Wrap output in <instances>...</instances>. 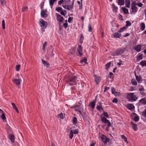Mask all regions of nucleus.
Returning <instances> with one entry per match:
<instances>
[{
  "mask_svg": "<svg viewBox=\"0 0 146 146\" xmlns=\"http://www.w3.org/2000/svg\"><path fill=\"white\" fill-rule=\"evenodd\" d=\"M46 24V22L43 19L41 20L39 22V24L40 27L44 26Z\"/></svg>",
  "mask_w": 146,
  "mask_h": 146,
  "instance_id": "9",
  "label": "nucleus"
},
{
  "mask_svg": "<svg viewBox=\"0 0 146 146\" xmlns=\"http://www.w3.org/2000/svg\"><path fill=\"white\" fill-rule=\"evenodd\" d=\"M2 28L3 29H5V22L4 20H3L2 22Z\"/></svg>",
  "mask_w": 146,
  "mask_h": 146,
  "instance_id": "43",
  "label": "nucleus"
},
{
  "mask_svg": "<svg viewBox=\"0 0 146 146\" xmlns=\"http://www.w3.org/2000/svg\"><path fill=\"white\" fill-rule=\"evenodd\" d=\"M58 118H60L61 119H63L64 118L63 114L62 113H61L60 114H58Z\"/></svg>",
  "mask_w": 146,
  "mask_h": 146,
  "instance_id": "40",
  "label": "nucleus"
},
{
  "mask_svg": "<svg viewBox=\"0 0 146 146\" xmlns=\"http://www.w3.org/2000/svg\"><path fill=\"white\" fill-rule=\"evenodd\" d=\"M1 118L3 120H5L6 119V117L4 113H2L1 116Z\"/></svg>",
  "mask_w": 146,
  "mask_h": 146,
  "instance_id": "56",
  "label": "nucleus"
},
{
  "mask_svg": "<svg viewBox=\"0 0 146 146\" xmlns=\"http://www.w3.org/2000/svg\"><path fill=\"white\" fill-rule=\"evenodd\" d=\"M77 81V78L76 76L72 75L70 76L68 78L67 82L70 85H74L76 84V82Z\"/></svg>",
  "mask_w": 146,
  "mask_h": 146,
  "instance_id": "1",
  "label": "nucleus"
},
{
  "mask_svg": "<svg viewBox=\"0 0 146 146\" xmlns=\"http://www.w3.org/2000/svg\"><path fill=\"white\" fill-rule=\"evenodd\" d=\"M130 35V34L129 33H127L125 34L123 36L124 37H127L128 36H129Z\"/></svg>",
  "mask_w": 146,
  "mask_h": 146,
  "instance_id": "62",
  "label": "nucleus"
},
{
  "mask_svg": "<svg viewBox=\"0 0 146 146\" xmlns=\"http://www.w3.org/2000/svg\"><path fill=\"white\" fill-rule=\"evenodd\" d=\"M117 3L119 5H123L124 3V0H117Z\"/></svg>",
  "mask_w": 146,
  "mask_h": 146,
  "instance_id": "23",
  "label": "nucleus"
},
{
  "mask_svg": "<svg viewBox=\"0 0 146 146\" xmlns=\"http://www.w3.org/2000/svg\"><path fill=\"white\" fill-rule=\"evenodd\" d=\"M111 92L113 94L116 96L117 95V93L115 91V89L114 88H111Z\"/></svg>",
  "mask_w": 146,
  "mask_h": 146,
  "instance_id": "32",
  "label": "nucleus"
},
{
  "mask_svg": "<svg viewBox=\"0 0 146 146\" xmlns=\"http://www.w3.org/2000/svg\"><path fill=\"white\" fill-rule=\"evenodd\" d=\"M118 102V100L117 98H114L112 100V102L113 103H116Z\"/></svg>",
  "mask_w": 146,
  "mask_h": 146,
  "instance_id": "57",
  "label": "nucleus"
},
{
  "mask_svg": "<svg viewBox=\"0 0 146 146\" xmlns=\"http://www.w3.org/2000/svg\"><path fill=\"white\" fill-rule=\"evenodd\" d=\"M131 115L134 116V120L136 122L138 121L139 120V117L135 113H133L131 114Z\"/></svg>",
  "mask_w": 146,
  "mask_h": 146,
  "instance_id": "14",
  "label": "nucleus"
},
{
  "mask_svg": "<svg viewBox=\"0 0 146 146\" xmlns=\"http://www.w3.org/2000/svg\"><path fill=\"white\" fill-rule=\"evenodd\" d=\"M56 15L57 17V20L59 22H62L64 20L63 17L61 16L60 15L57 13H56Z\"/></svg>",
  "mask_w": 146,
  "mask_h": 146,
  "instance_id": "6",
  "label": "nucleus"
},
{
  "mask_svg": "<svg viewBox=\"0 0 146 146\" xmlns=\"http://www.w3.org/2000/svg\"><path fill=\"white\" fill-rule=\"evenodd\" d=\"M74 135H73V130H71L70 131V134L69 135V137L70 139H72Z\"/></svg>",
  "mask_w": 146,
  "mask_h": 146,
  "instance_id": "35",
  "label": "nucleus"
},
{
  "mask_svg": "<svg viewBox=\"0 0 146 146\" xmlns=\"http://www.w3.org/2000/svg\"><path fill=\"white\" fill-rule=\"evenodd\" d=\"M125 5L126 7L129 8V5L130 1L129 0H125Z\"/></svg>",
  "mask_w": 146,
  "mask_h": 146,
  "instance_id": "29",
  "label": "nucleus"
},
{
  "mask_svg": "<svg viewBox=\"0 0 146 146\" xmlns=\"http://www.w3.org/2000/svg\"><path fill=\"white\" fill-rule=\"evenodd\" d=\"M123 11L124 13L125 14H127L128 13V10L125 8H123Z\"/></svg>",
  "mask_w": 146,
  "mask_h": 146,
  "instance_id": "46",
  "label": "nucleus"
},
{
  "mask_svg": "<svg viewBox=\"0 0 146 146\" xmlns=\"http://www.w3.org/2000/svg\"><path fill=\"white\" fill-rule=\"evenodd\" d=\"M131 83L134 86L137 85V83L134 79H132L131 80Z\"/></svg>",
  "mask_w": 146,
  "mask_h": 146,
  "instance_id": "28",
  "label": "nucleus"
},
{
  "mask_svg": "<svg viewBox=\"0 0 146 146\" xmlns=\"http://www.w3.org/2000/svg\"><path fill=\"white\" fill-rule=\"evenodd\" d=\"M126 24L125 26L123 27V28H121L118 31V32L119 33H121L125 29H127L128 27L130 26L131 25V23L130 22L128 21H126Z\"/></svg>",
  "mask_w": 146,
  "mask_h": 146,
  "instance_id": "5",
  "label": "nucleus"
},
{
  "mask_svg": "<svg viewBox=\"0 0 146 146\" xmlns=\"http://www.w3.org/2000/svg\"><path fill=\"white\" fill-rule=\"evenodd\" d=\"M28 9V7L27 6L24 7L22 8V11L24 12L27 11Z\"/></svg>",
  "mask_w": 146,
  "mask_h": 146,
  "instance_id": "51",
  "label": "nucleus"
},
{
  "mask_svg": "<svg viewBox=\"0 0 146 146\" xmlns=\"http://www.w3.org/2000/svg\"><path fill=\"white\" fill-rule=\"evenodd\" d=\"M121 34L119 33H115L113 34V36L115 38H119L121 36Z\"/></svg>",
  "mask_w": 146,
  "mask_h": 146,
  "instance_id": "20",
  "label": "nucleus"
},
{
  "mask_svg": "<svg viewBox=\"0 0 146 146\" xmlns=\"http://www.w3.org/2000/svg\"><path fill=\"white\" fill-rule=\"evenodd\" d=\"M66 22V23H64V24H63V26L65 28H67V27H68V23H67V20H66L65 21Z\"/></svg>",
  "mask_w": 146,
  "mask_h": 146,
  "instance_id": "54",
  "label": "nucleus"
},
{
  "mask_svg": "<svg viewBox=\"0 0 146 146\" xmlns=\"http://www.w3.org/2000/svg\"><path fill=\"white\" fill-rule=\"evenodd\" d=\"M140 102L146 105V100L145 98H142L140 100Z\"/></svg>",
  "mask_w": 146,
  "mask_h": 146,
  "instance_id": "38",
  "label": "nucleus"
},
{
  "mask_svg": "<svg viewBox=\"0 0 146 146\" xmlns=\"http://www.w3.org/2000/svg\"><path fill=\"white\" fill-rule=\"evenodd\" d=\"M121 138L124 140V141L125 142H126L127 143H128V142L127 141V138L125 136H124V135H121Z\"/></svg>",
  "mask_w": 146,
  "mask_h": 146,
  "instance_id": "36",
  "label": "nucleus"
},
{
  "mask_svg": "<svg viewBox=\"0 0 146 146\" xmlns=\"http://www.w3.org/2000/svg\"><path fill=\"white\" fill-rule=\"evenodd\" d=\"M108 123V127H110L111 126V123L110 121L109 120L108 122L107 123Z\"/></svg>",
  "mask_w": 146,
  "mask_h": 146,
  "instance_id": "64",
  "label": "nucleus"
},
{
  "mask_svg": "<svg viewBox=\"0 0 146 146\" xmlns=\"http://www.w3.org/2000/svg\"><path fill=\"white\" fill-rule=\"evenodd\" d=\"M78 51L79 54L80 56H82V48L81 46L80 45H78Z\"/></svg>",
  "mask_w": 146,
  "mask_h": 146,
  "instance_id": "15",
  "label": "nucleus"
},
{
  "mask_svg": "<svg viewBox=\"0 0 146 146\" xmlns=\"http://www.w3.org/2000/svg\"><path fill=\"white\" fill-rule=\"evenodd\" d=\"M47 45L46 42H45L43 46L42 50L44 52L45 51V47Z\"/></svg>",
  "mask_w": 146,
  "mask_h": 146,
  "instance_id": "39",
  "label": "nucleus"
},
{
  "mask_svg": "<svg viewBox=\"0 0 146 146\" xmlns=\"http://www.w3.org/2000/svg\"><path fill=\"white\" fill-rule=\"evenodd\" d=\"M15 137L13 135H10L9 136V139L11 142L13 143L14 141Z\"/></svg>",
  "mask_w": 146,
  "mask_h": 146,
  "instance_id": "22",
  "label": "nucleus"
},
{
  "mask_svg": "<svg viewBox=\"0 0 146 146\" xmlns=\"http://www.w3.org/2000/svg\"><path fill=\"white\" fill-rule=\"evenodd\" d=\"M1 3V5L3 6L5 5L6 4V0H1L0 1Z\"/></svg>",
  "mask_w": 146,
  "mask_h": 146,
  "instance_id": "47",
  "label": "nucleus"
},
{
  "mask_svg": "<svg viewBox=\"0 0 146 146\" xmlns=\"http://www.w3.org/2000/svg\"><path fill=\"white\" fill-rule=\"evenodd\" d=\"M92 30V27L91 25L90 24H89L88 25V31L89 32L91 31Z\"/></svg>",
  "mask_w": 146,
  "mask_h": 146,
  "instance_id": "55",
  "label": "nucleus"
},
{
  "mask_svg": "<svg viewBox=\"0 0 146 146\" xmlns=\"http://www.w3.org/2000/svg\"><path fill=\"white\" fill-rule=\"evenodd\" d=\"M96 102L95 101H94L92 102H91L89 104V105L92 107V109H94V108Z\"/></svg>",
  "mask_w": 146,
  "mask_h": 146,
  "instance_id": "27",
  "label": "nucleus"
},
{
  "mask_svg": "<svg viewBox=\"0 0 146 146\" xmlns=\"http://www.w3.org/2000/svg\"><path fill=\"white\" fill-rule=\"evenodd\" d=\"M131 124H132V127L133 129L135 131H137L138 128L137 127V125L131 122Z\"/></svg>",
  "mask_w": 146,
  "mask_h": 146,
  "instance_id": "19",
  "label": "nucleus"
},
{
  "mask_svg": "<svg viewBox=\"0 0 146 146\" xmlns=\"http://www.w3.org/2000/svg\"><path fill=\"white\" fill-rule=\"evenodd\" d=\"M20 68V65H18L16 66V70L17 71H19Z\"/></svg>",
  "mask_w": 146,
  "mask_h": 146,
  "instance_id": "48",
  "label": "nucleus"
},
{
  "mask_svg": "<svg viewBox=\"0 0 146 146\" xmlns=\"http://www.w3.org/2000/svg\"><path fill=\"white\" fill-rule=\"evenodd\" d=\"M140 26L141 29L142 31H143L145 29V26L144 23H141L140 25Z\"/></svg>",
  "mask_w": 146,
  "mask_h": 146,
  "instance_id": "18",
  "label": "nucleus"
},
{
  "mask_svg": "<svg viewBox=\"0 0 146 146\" xmlns=\"http://www.w3.org/2000/svg\"><path fill=\"white\" fill-rule=\"evenodd\" d=\"M142 115L144 116L145 118H146V108L142 112Z\"/></svg>",
  "mask_w": 146,
  "mask_h": 146,
  "instance_id": "42",
  "label": "nucleus"
},
{
  "mask_svg": "<svg viewBox=\"0 0 146 146\" xmlns=\"http://www.w3.org/2000/svg\"><path fill=\"white\" fill-rule=\"evenodd\" d=\"M57 0H49V5L51 8H52L54 3Z\"/></svg>",
  "mask_w": 146,
  "mask_h": 146,
  "instance_id": "16",
  "label": "nucleus"
},
{
  "mask_svg": "<svg viewBox=\"0 0 146 146\" xmlns=\"http://www.w3.org/2000/svg\"><path fill=\"white\" fill-rule=\"evenodd\" d=\"M127 108L130 110H133L135 108L134 105L131 104H128L127 105Z\"/></svg>",
  "mask_w": 146,
  "mask_h": 146,
  "instance_id": "13",
  "label": "nucleus"
},
{
  "mask_svg": "<svg viewBox=\"0 0 146 146\" xmlns=\"http://www.w3.org/2000/svg\"><path fill=\"white\" fill-rule=\"evenodd\" d=\"M139 55H138L137 57V60L138 61H139L140 60H142L143 59V55L139 53L138 54Z\"/></svg>",
  "mask_w": 146,
  "mask_h": 146,
  "instance_id": "26",
  "label": "nucleus"
},
{
  "mask_svg": "<svg viewBox=\"0 0 146 146\" xmlns=\"http://www.w3.org/2000/svg\"><path fill=\"white\" fill-rule=\"evenodd\" d=\"M112 7L113 10L115 11V12L117 11V7L115 6L114 4H113L112 5Z\"/></svg>",
  "mask_w": 146,
  "mask_h": 146,
  "instance_id": "34",
  "label": "nucleus"
},
{
  "mask_svg": "<svg viewBox=\"0 0 146 146\" xmlns=\"http://www.w3.org/2000/svg\"><path fill=\"white\" fill-rule=\"evenodd\" d=\"M73 130L74 131H73V133H74V134H77L78 132V130H77V129Z\"/></svg>",
  "mask_w": 146,
  "mask_h": 146,
  "instance_id": "61",
  "label": "nucleus"
},
{
  "mask_svg": "<svg viewBox=\"0 0 146 146\" xmlns=\"http://www.w3.org/2000/svg\"><path fill=\"white\" fill-rule=\"evenodd\" d=\"M44 66L46 67H48L49 66V64L46 61H45L43 59L41 60Z\"/></svg>",
  "mask_w": 146,
  "mask_h": 146,
  "instance_id": "21",
  "label": "nucleus"
},
{
  "mask_svg": "<svg viewBox=\"0 0 146 146\" xmlns=\"http://www.w3.org/2000/svg\"><path fill=\"white\" fill-rule=\"evenodd\" d=\"M111 65V63L110 62H109L106 65V69H108L110 66Z\"/></svg>",
  "mask_w": 146,
  "mask_h": 146,
  "instance_id": "52",
  "label": "nucleus"
},
{
  "mask_svg": "<svg viewBox=\"0 0 146 146\" xmlns=\"http://www.w3.org/2000/svg\"><path fill=\"white\" fill-rule=\"evenodd\" d=\"M127 97L129 101H135L138 98L133 93H127Z\"/></svg>",
  "mask_w": 146,
  "mask_h": 146,
  "instance_id": "2",
  "label": "nucleus"
},
{
  "mask_svg": "<svg viewBox=\"0 0 146 146\" xmlns=\"http://www.w3.org/2000/svg\"><path fill=\"white\" fill-rule=\"evenodd\" d=\"M73 5H68L67 6V9L69 10H70L71 9H72L73 8L72 7Z\"/></svg>",
  "mask_w": 146,
  "mask_h": 146,
  "instance_id": "49",
  "label": "nucleus"
},
{
  "mask_svg": "<svg viewBox=\"0 0 146 146\" xmlns=\"http://www.w3.org/2000/svg\"><path fill=\"white\" fill-rule=\"evenodd\" d=\"M62 10V9L60 7H58L56 8V10L58 12H59L60 11V12Z\"/></svg>",
  "mask_w": 146,
  "mask_h": 146,
  "instance_id": "44",
  "label": "nucleus"
},
{
  "mask_svg": "<svg viewBox=\"0 0 146 146\" xmlns=\"http://www.w3.org/2000/svg\"><path fill=\"white\" fill-rule=\"evenodd\" d=\"M96 108L98 111H101L103 110L102 107L100 106H97L96 107Z\"/></svg>",
  "mask_w": 146,
  "mask_h": 146,
  "instance_id": "41",
  "label": "nucleus"
},
{
  "mask_svg": "<svg viewBox=\"0 0 146 146\" xmlns=\"http://www.w3.org/2000/svg\"><path fill=\"white\" fill-rule=\"evenodd\" d=\"M101 121L102 122L104 123L105 124L107 123L108 122V120H107L106 118L105 117H101Z\"/></svg>",
  "mask_w": 146,
  "mask_h": 146,
  "instance_id": "17",
  "label": "nucleus"
},
{
  "mask_svg": "<svg viewBox=\"0 0 146 146\" xmlns=\"http://www.w3.org/2000/svg\"><path fill=\"white\" fill-rule=\"evenodd\" d=\"M21 79H17L16 78L14 79L13 80V81L17 85H19L20 84Z\"/></svg>",
  "mask_w": 146,
  "mask_h": 146,
  "instance_id": "10",
  "label": "nucleus"
},
{
  "mask_svg": "<svg viewBox=\"0 0 146 146\" xmlns=\"http://www.w3.org/2000/svg\"><path fill=\"white\" fill-rule=\"evenodd\" d=\"M73 19V18L72 17H69L68 19V22L69 23H70Z\"/></svg>",
  "mask_w": 146,
  "mask_h": 146,
  "instance_id": "58",
  "label": "nucleus"
},
{
  "mask_svg": "<svg viewBox=\"0 0 146 146\" xmlns=\"http://www.w3.org/2000/svg\"><path fill=\"white\" fill-rule=\"evenodd\" d=\"M140 64L143 67L145 66H146V61L142 60L140 62Z\"/></svg>",
  "mask_w": 146,
  "mask_h": 146,
  "instance_id": "31",
  "label": "nucleus"
},
{
  "mask_svg": "<svg viewBox=\"0 0 146 146\" xmlns=\"http://www.w3.org/2000/svg\"><path fill=\"white\" fill-rule=\"evenodd\" d=\"M11 104L13 108L16 111V112L17 113H19V111L18 110L15 106V104L14 103H12Z\"/></svg>",
  "mask_w": 146,
  "mask_h": 146,
  "instance_id": "25",
  "label": "nucleus"
},
{
  "mask_svg": "<svg viewBox=\"0 0 146 146\" xmlns=\"http://www.w3.org/2000/svg\"><path fill=\"white\" fill-rule=\"evenodd\" d=\"M102 114L104 115L105 117L107 118L108 117V115L107 112H104Z\"/></svg>",
  "mask_w": 146,
  "mask_h": 146,
  "instance_id": "53",
  "label": "nucleus"
},
{
  "mask_svg": "<svg viewBox=\"0 0 146 146\" xmlns=\"http://www.w3.org/2000/svg\"><path fill=\"white\" fill-rule=\"evenodd\" d=\"M101 138L102 141L105 144H106L110 141V139L105 136H102Z\"/></svg>",
  "mask_w": 146,
  "mask_h": 146,
  "instance_id": "7",
  "label": "nucleus"
},
{
  "mask_svg": "<svg viewBox=\"0 0 146 146\" xmlns=\"http://www.w3.org/2000/svg\"><path fill=\"white\" fill-rule=\"evenodd\" d=\"M46 9L41 11L40 14L41 17H45L47 16V14L46 13Z\"/></svg>",
  "mask_w": 146,
  "mask_h": 146,
  "instance_id": "12",
  "label": "nucleus"
},
{
  "mask_svg": "<svg viewBox=\"0 0 146 146\" xmlns=\"http://www.w3.org/2000/svg\"><path fill=\"white\" fill-rule=\"evenodd\" d=\"M135 78H136V79L137 80V82L138 83L140 82L141 80V77L140 76H137L136 74H135Z\"/></svg>",
  "mask_w": 146,
  "mask_h": 146,
  "instance_id": "30",
  "label": "nucleus"
},
{
  "mask_svg": "<svg viewBox=\"0 0 146 146\" xmlns=\"http://www.w3.org/2000/svg\"><path fill=\"white\" fill-rule=\"evenodd\" d=\"M60 13L62 15H63L64 16H65L66 14V11L64 10H63V9L60 11Z\"/></svg>",
  "mask_w": 146,
  "mask_h": 146,
  "instance_id": "33",
  "label": "nucleus"
},
{
  "mask_svg": "<svg viewBox=\"0 0 146 146\" xmlns=\"http://www.w3.org/2000/svg\"><path fill=\"white\" fill-rule=\"evenodd\" d=\"M77 119L76 117H74L73 120V124L74 125H76L77 124Z\"/></svg>",
  "mask_w": 146,
  "mask_h": 146,
  "instance_id": "37",
  "label": "nucleus"
},
{
  "mask_svg": "<svg viewBox=\"0 0 146 146\" xmlns=\"http://www.w3.org/2000/svg\"><path fill=\"white\" fill-rule=\"evenodd\" d=\"M76 49L74 48H72L70 50V52L69 54H74L75 52Z\"/></svg>",
  "mask_w": 146,
  "mask_h": 146,
  "instance_id": "24",
  "label": "nucleus"
},
{
  "mask_svg": "<svg viewBox=\"0 0 146 146\" xmlns=\"http://www.w3.org/2000/svg\"><path fill=\"white\" fill-rule=\"evenodd\" d=\"M94 76L95 78V81L97 84H98L100 81L101 77L96 75H95Z\"/></svg>",
  "mask_w": 146,
  "mask_h": 146,
  "instance_id": "11",
  "label": "nucleus"
},
{
  "mask_svg": "<svg viewBox=\"0 0 146 146\" xmlns=\"http://www.w3.org/2000/svg\"><path fill=\"white\" fill-rule=\"evenodd\" d=\"M141 45L138 44L135 47H134V49L137 52H139L141 50Z\"/></svg>",
  "mask_w": 146,
  "mask_h": 146,
  "instance_id": "8",
  "label": "nucleus"
},
{
  "mask_svg": "<svg viewBox=\"0 0 146 146\" xmlns=\"http://www.w3.org/2000/svg\"><path fill=\"white\" fill-rule=\"evenodd\" d=\"M137 3L136 2H133L132 3L131 5V9L132 13L133 14L135 13L137 11L138 8L136 7Z\"/></svg>",
  "mask_w": 146,
  "mask_h": 146,
  "instance_id": "3",
  "label": "nucleus"
},
{
  "mask_svg": "<svg viewBox=\"0 0 146 146\" xmlns=\"http://www.w3.org/2000/svg\"><path fill=\"white\" fill-rule=\"evenodd\" d=\"M137 5L139 7H142L143 4L141 3H140L137 4Z\"/></svg>",
  "mask_w": 146,
  "mask_h": 146,
  "instance_id": "60",
  "label": "nucleus"
},
{
  "mask_svg": "<svg viewBox=\"0 0 146 146\" xmlns=\"http://www.w3.org/2000/svg\"><path fill=\"white\" fill-rule=\"evenodd\" d=\"M63 0H61L60 1H59L58 2V3L59 5H61L62 3H63Z\"/></svg>",
  "mask_w": 146,
  "mask_h": 146,
  "instance_id": "63",
  "label": "nucleus"
},
{
  "mask_svg": "<svg viewBox=\"0 0 146 146\" xmlns=\"http://www.w3.org/2000/svg\"><path fill=\"white\" fill-rule=\"evenodd\" d=\"M124 51V49H120L116 51H115L112 53L111 54L112 56H118L123 54Z\"/></svg>",
  "mask_w": 146,
  "mask_h": 146,
  "instance_id": "4",
  "label": "nucleus"
},
{
  "mask_svg": "<svg viewBox=\"0 0 146 146\" xmlns=\"http://www.w3.org/2000/svg\"><path fill=\"white\" fill-rule=\"evenodd\" d=\"M50 48L52 50V51H51L52 53L51 54V56L52 57V56H54V54L53 53V52L54 48H53L51 46H50Z\"/></svg>",
  "mask_w": 146,
  "mask_h": 146,
  "instance_id": "50",
  "label": "nucleus"
},
{
  "mask_svg": "<svg viewBox=\"0 0 146 146\" xmlns=\"http://www.w3.org/2000/svg\"><path fill=\"white\" fill-rule=\"evenodd\" d=\"M113 73L112 72H110L108 76V77L109 78H111V76L113 75Z\"/></svg>",
  "mask_w": 146,
  "mask_h": 146,
  "instance_id": "59",
  "label": "nucleus"
},
{
  "mask_svg": "<svg viewBox=\"0 0 146 146\" xmlns=\"http://www.w3.org/2000/svg\"><path fill=\"white\" fill-rule=\"evenodd\" d=\"M84 62L85 64H87V60L86 58H85L82 60L80 61V62L82 63Z\"/></svg>",
  "mask_w": 146,
  "mask_h": 146,
  "instance_id": "45",
  "label": "nucleus"
}]
</instances>
